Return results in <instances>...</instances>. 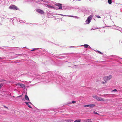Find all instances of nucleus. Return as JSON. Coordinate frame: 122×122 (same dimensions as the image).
<instances>
[{
	"instance_id": "4be33fe9",
	"label": "nucleus",
	"mask_w": 122,
	"mask_h": 122,
	"mask_svg": "<svg viewBox=\"0 0 122 122\" xmlns=\"http://www.w3.org/2000/svg\"><path fill=\"white\" fill-rule=\"evenodd\" d=\"M76 102L75 101H72V103H75Z\"/></svg>"
},
{
	"instance_id": "f03ea898",
	"label": "nucleus",
	"mask_w": 122,
	"mask_h": 122,
	"mask_svg": "<svg viewBox=\"0 0 122 122\" xmlns=\"http://www.w3.org/2000/svg\"><path fill=\"white\" fill-rule=\"evenodd\" d=\"M96 105L95 104H92L89 105H86L84 106V107H93L95 106Z\"/></svg>"
},
{
	"instance_id": "a211bd4d",
	"label": "nucleus",
	"mask_w": 122,
	"mask_h": 122,
	"mask_svg": "<svg viewBox=\"0 0 122 122\" xmlns=\"http://www.w3.org/2000/svg\"><path fill=\"white\" fill-rule=\"evenodd\" d=\"M97 51V52L99 53H100V54H103V53H101V52H100V51Z\"/></svg>"
},
{
	"instance_id": "20e7f679",
	"label": "nucleus",
	"mask_w": 122,
	"mask_h": 122,
	"mask_svg": "<svg viewBox=\"0 0 122 122\" xmlns=\"http://www.w3.org/2000/svg\"><path fill=\"white\" fill-rule=\"evenodd\" d=\"M36 11L37 12L40 14H44V13L43 11L40 9H37Z\"/></svg>"
},
{
	"instance_id": "c85d7f7f",
	"label": "nucleus",
	"mask_w": 122,
	"mask_h": 122,
	"mask_svg": "<svg viewBox=\"0 0 122 122\" xmlns=\"http://www.w3.org/2000/svg\"><path fill=\"white\" fill-rule=\"evenodd\" d=\"M51 7H52V6H51Z\"/></svg>"
},
{
	"instance_id": "7ed1b4c3",
	"label": "nucleus",
	"mask_w": 122,
	"mask_h": 122,
	"mask_svg": "<svg viewBox=\"0 0 122 122\" xmlns=\"http://www.w3.org/2000/svg\"><path fill=\"white\" fill-rule=\"evenodd\" d=\"M92 15H90L88 17L87 20H86V22H88V23H87L88 24H89V23L90 22L91 20L92 19Z\"/></svg>"
},
{
	"instance_id": "0eeeda50",
	"label": "nucleus",
	"mask_w": 122,
	"mask_h": 122,
	"mask_svg": "<svg viewBox=\"0 0 122 122\" xmlns=\"http://www.w3.org/2000/svg\"><path fill=\"white\" fill-rule=\"evenodd\" d=\"M25 103H26V104L28 106V107L30 108H31V107L30 105H29V103L30 104L31 103V102L30 101H28V102H25Z\"/></svg>"
},
{
	"instance_id": "a878e982",
	"label": "nucleus",
	"mask_w": 122,
	"mask_h": 122,
	"mask_svg": "<svg viewBox=\"0 0 122 122\" xmlns=\"http://www.w3.org/2000/svg\"><path fill=\"white\" fill-rule=\"evenodd\" d=\"M21 96H22V95H20V96H17V97H21Z\"/></svg>"
},
{
	"instance_id": "ddd939ff",
	"label": "nucleus",
	"mask_w": 122,
	"mask_h": 122,
	"mask_svg": "<svg viewBox=\"0 0 122 122\" xmlns=\"http://www.w3.org/2000/svg\"><path fill=\"white\" fill-rule=\"evenodd\" d=\"M93 97L94 98L97 99L98 97L96 95H94L93 96Z\"/></svg>"
},
{
	"instance_id": "dca6fc26",
	"label": "nucleus",
	"mask_w": 122,
	"mask_h": 122,
	"mask_svg": "<svg viewBox=\"0 0 122 122\" xmlns=\"http://www.w3.org/2000/svg\"><path fill=\"white\" fill-rule=\"evenodd\" d=\"M108 2L110 4H111L112 3V0H108Z\"/></svg>"
},
{
	"instance_id": "aec40b11",
	"label": "nucleus",
	"mask_w": 122,
	"mask_h": 122,
	"mask_svg": "<svg viewBox=\"0 0 122 122\" xmlns=\"http://www.w3.org/2000/svg\"><path fill=\"white\" fill-rule=\"evenodd\" d=\"M68 16L70 17H75V16H70V15H69V16Z\"/></svg>"
},
{
	"instance_id": "393cba45",
	"label": "nucleus",
	"mask_w": 122,
	"mask_h": 122,
	"mask_svg": "<svg viewBox=\"0 0 122 122\" xmlns=\"http://www.w3.org/2000/svg\"><path fill=\"white\" fill-rule=\"evenodd\" d=\"M59 15H61V16H66L65 15H62V14H60Z\"/></svg>"
},
{
	"instance_id": "bb28decb",
	"label": "nucleus",
	"mask_w": 122,
	"mask_h": 122,
	"mask_svg": "<svg viewBox=\"0 0 122 122\" xmlns=\"http://www.w3.org/2000/svg\"><path fill=\"white\" fill-rule=\"evenodd\" d=\"M4 107L5 108L8 109V107H6V106H4Z\"/></svg>"
},
{
	"instance_id": "f3484780",
	"label": "nucleus",
	"mask_w": 122,
	"mask_h": 122,
	"mask_svg": "<svg viewBox=\"0 0 122 122\" xmlns=\"http://www.w3.org/2000/svg\"><path fill=\"white\" fill-rule=\"evenodd\" d=\"M3 84L1 83L0 84V90L2 86H3Z\"/></svg>"
},
{
	"instance_id": "4468645a",
	"label": "nucleus",
	"mask_w": 122,
	"mask_h": 122,
	"mask_svg": "<svg viewBox=\"0 0 122 122\" xmlns=\"http://www.w3.org/2000/svg\"><path fill=\"white\" fill-rule=\"evenodd\" d=\"M83 46L85 48H87L89 46V45L87 44H85Z\"/></svg>"
},
{
	"instance_id": "f8f14e48",
	"label": "nucleus",
	"mask_w": 122,
	"mask_h": 122,
	"mask_svg": "<svg viewBox=\"0 0 122 122\" xmlns=\"http://www.w3.org/2000/svg\"><path fill=\"white\" fill-rule=\"evenodd\" d=\"M107 77V79L108 80L110 79L112 77V76L111 75H109L108 76H106Z\"/></svg>"
},
{
	"instance_id": "423d86ee",
	"label": "nucleus",
	"mask_w": 122,
	"mask_h": 122,
	"mask_svg": "<svg viewBox=\"0 0 122 122\" xmlns=\"http://www.w3.org/2000/svg\"><path fill=\"white\" fill-rule=\"evenodd\" d=\"M56 5L59 7L58 9H62L61 4H60V3H57L56 4Z\"/></svg>"
},
{
	"instance_id": "1a4fd4ad",
	"label": "nucleus",
	"mask_w": 122,
	"mask_h": 122,
	"mask_svg": "<svg viewBox=\"0 0 122 122\" xmlns=\"http://www.w3.org/2000/svg\"><path fill=\"white\" fill-rule=\"evenodd\" d=\"M17 85L22 88H23L25 87V85L23 84L18 83Z\"/></svg>"
},
{
	"instance_id": "2eb2a0df",
	"label": "nucleus",
	"mask_w": 122,
	"mask_h": 122,
	"mask_svg": "<svg viewBox=\"0 0 122 122\" xmlns=\"http://www.w3.org/2000/svg\"><path fill=\"white\" fill-rule=\"evenodd\" d=\"M81 121V119L76 120L74 122H80Z\"/></svg>"
},
{
	"instance_id": "9d476101",
	"label": "nucleus",
	"mask_w": 122,
	"mask_h": 122,
	"mask_svg": "<svg viewBox=\"0 0 122 122\" xmlns=\"http://www.w3.org/2000/svg\"><path fill=\"white\" fill-rule=\"evenodd\" d=\"M25 98L26 100L29 101V99L27 95H25Z\"/></svg>"
},
{
	"instance_id": "39448f33",
	"label": "nucleus",
	"mask_w": 122,
	"mask_h": 122,
	"mask_svg": "<svg viewBox=\"0 0 122 122\" xmlns=\"http://www.w3.org/2000/svg\"><path fill=\"white\" fill-rule=\"evenodd\" d=\"M107 78V77L106 76H105L104 77L103 80H104V81L102 82V83L104 84L107 82V81L108 80Z\"/></svg>"
},
{
	"instance_id": "f257e3e1",
	"label": "nucleus",
	"mask_w": 122,
	"mask_h": 122,
	"mask_svg": "<svg viewBox=\"0 0 122 122\" xmlns=\"http://www.w3.org/2000/svg\"><path fill=\"white\" fill-rule=\"evenodd\" d=\"M9 8L11 9H13L14 10H19L17 7L15 5H12L10 6L9 7Z\"/></svg>"
},
{
	"instance_id": "b1692460",
	"label": "nucleus",
	"mask_w": 122,
	"mask_h": 122,
	"mask_svg": "<svg viewBox=\"0 0 122 122\" xmlns=\"http://www.w3.org/2000/svg\"><path fill=\"white\" fill-rule=\"evenodd\" d=\"M97 17L98 18H101L100 16L98 15L97 16Z\"/></svg>"
},
{
	"instance_id": "9b49d317",
	"label": "nucleus",
	"mask_w": 122,
	"mask_h": 122,
	"mask_svg": "<svg viewBox=\"0 0 122 122\" xmlns=\"http://www.w3.org/2000/svg\"><path fill=\"white\" fill-rule=\"evenodd\" d=\"M66 122H73V120L71 119H68L66 120Z\"/></svg>"
},
{
	"instance_id": "6ab92c4d",
	"label": "nucleus",
	"mask_w": 122,
	"mask_h": 122,
	"mask_svg": "<svg viewBox=\"0 0 122 122\" xmlns=\"http://www.w3.org/2000/svg\"><path fill=\"white\" fill-rule=\"evenodd\" d=\"M117 91V90L116 89H115L114 90H112V92H116Z\"/></svg>"
},
{
	"instance_id": "412c9836",
	"label": "nucleus",
	"mask_w": 122,
	"mask_h": 122,
	"mask_svg": "<svg viewBox=\"0 0 122 122\" xmlns=\"http://www.w3.org/2000/svg\"><path fill=\"white\" fill-rule=\"evenodd\" d=\"M93 112L95 114H99L98 113H97V112H95V111Z\"/></svg>"
},
{
	"instance_id": "5701e85b",
	"label": "nucleus",
	"mask_w": 122,
	"mask_h": 122,
	"mask_svg": "<svg viewBox=\"0 0 122 122\" xmlns=\"http://www.w3.org/2000/svg\"><path fill=\"white\" fill-rule=\"evenodd\" d=\"M36 48H34L32 50H31V51H34L36 50Z\"/></svg>"
},
{
	"instance_id": "6e6552de",
	"label": "nucleus",
	"mask_w": 122,
	"mask_h": 122,
	"mask_svg": "<svg viewBox=\"0 0 122 122\" xmlns=\"http://www.w3.org/2000/svg\"><path fill=\"white\" fill-rule=\"evenodd\" d=\"M97 100L98 101H105L102 98L100 97H98Z\"/></svg>"
},
{
	"instance_id": "cd10ccee",
	"label": "nucleus",
	"mask_w": 122,
	"mask_h": 122,
	"mask_svg": "<svg viewBox=\"0 0 122 122\" xmlns=\"http://www.w3.org/2000/svg\"><path fill=\"white\" fill-rule=\"evenodd\" d=\"M24 100V99H22V100Z\"/></svg>"
}]
</instances>
